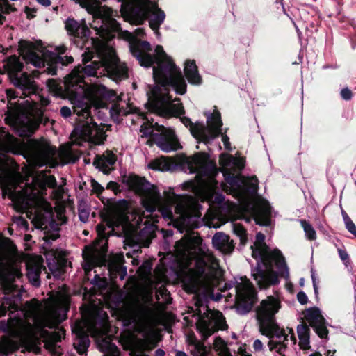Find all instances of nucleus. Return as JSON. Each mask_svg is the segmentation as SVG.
<instances>
[{
    "instance_id": "obj_1",
    "label": "nucleus",
    "mask_w": 356,
    "mask_h": 356,
    "mask_svg": "<svg viewBox=\"0 0 356 356\" xmlns=\"http://www.w3.org/2000/svg\"><path fill=\"white\" fill-rule=\"evenodd\" d=\"M22 149V145L16 138L0 128V172L5 175V177L1 181L3 192L12 200L17 209L34 207L51 211V207L44 199L43 194L46 191V186H56V180L54 176H44L40 182L35 179L32 185H29L23 191L15 193L22 178L19 173L13 170V161L5 153L18 154Z\"/></svg>"
},
{
    "instance_id": "obj_2",
    "label": "nucleus",
    "mask_w": 356,
    "mask_h": 356,
    "mask_svg": "<svg viewBox=\"0 0 356 356\" xmlns=\"http://www.w3.org/2000/svg\"><path fill=\"white\" fill-rule=\"evenodd\" d=\"M175 254L184 267L188 266L192 258H195L197 277L194 278L195 281L206 287L210 286L212 277L200 276L205 273L207 268L217 269L218 263L200 237L183 238L176 244Z\"/></svg>"
},
{
    "instance_id": "obj_3",
    "label": "nucleus",
    "mask_w": 356,
    "mask_h": 356,
    "mask_svg": "<svg viewBox=\"0 0 356 356\" xmlns=\"http://www.w3.org/2000/svg\"><path fill=\"white\" fill-rule=\"evenodd\" d=\"M141 65L150 67L153 63L157 64L153 68L154 79L163 86L171 85L176 92L183 95L186 90V84L181 74L176 67L172 59L163 51L162 47L157 46L155 55L152 56L146 53L134 54Z\"/></svg>"
},
{
    "instance_id": "obj_4",
    "label": "nucleus",
    "mask_w": 356,
    "mask_h": 356,
    "mask_svg": "<svg viewBox=\"0 0 356 356\" xmlns=\"http://www.w3.org/2000/svg\"><path fill=\"white\" fill-rule=\"evenodd\" d=\"M22 261L15 245L9 240H0V283L6 294L15 290V282L22 276Z\"/></svg>"
},
{
    "instance_id": "obj_5",
    "label": "nucleus",
    "mask_w": 356,
    "mask_h": 356,
    "mask_svg": "<svg viewBox=\"0 0 356 356\" xmlns=\"http://www.w3.org/2000/svg\"><path fill=\"white\" fill-rule=\"evenodd\" d=\"M67 305V295L60 292L44 304L32 300L26 305L25 315L26 317L33 318V323L38 327H54L60 321L58 310H65Z\"/></svg>"
},
{
    "instance_id": "obj_6",
    "label": "nucleus",
    "mask_w": 356,
    "mask_h": 356,
    "mask_svg": "<svg viewBox=\"0 0 356 356\" xmlns=\"http://www.w3.org/2000/svg\"><path fill=\"white\" fill-rule=\"evenodd\" d=\"M56 53L44 51L41 47L35 46L28 41H20L19 43V51L21 56L26 63H30L35 67L49 65L47 73L56 74V69L53 65L60 62L62 65L72 63L74 60L71 56H61L66 51L65 46H60L56 49Z\"/></svg>"
},
{
    "instance_id": "obj_7",
    "label": "nucleus",
    "mask_w": 356,
    "mask_h": 356,
    "mask_svg": "<svg viewBox=\"0 0 356 356\" xmlns=\"http://www.w3.org/2000/svg\"><path fill=\"white\" fill-rule=\"evenodd\" d=\"M62 164L67 163L71 161V145L65 144L60 146L58 153L55 148L51 147L47 141H36L32 145V155L35 163L38 165L48 164L54 167L58 164L57 156Z\"/></svg>"
},
{
    "instance_id": "obj_8",
    "label": "nucleus",
    "mask_w": 356,
    "mask_h": 356,
    "mask_svg": "<svg viewBox=\"0 0 356 356\" xmlns=\"http://www.w3.org/2000/svg\"><path fill=\"white\" fill-rule=\"evenodd\" d=\"M97 51L101 63L93 62L83 68H80L83 74H86L88 76H102L105 75V72L113 75L120 74L118 60L113 49L104 45L102 49H99Z\"/></svg>"
},
{
    "instance_id": "obj_9",
    "label": "nucleus",
    "mask_w": 356,
    "mask_h": 356,
    "mask_svg": "<svg viewBox=\"0 0 356 356\" xmlns=\"http://www.w3.org/2000/svg\"><path fill=\"white\" fill-rule=\"evenodd\" d=\"M281 307L278 295L269 296L263 300L257 308V319L259 323L260 332L269 336L273 331V318Z\"/></svg>"
},
{
    "instance_id": "obj_10",
    "label": "nucleus",
    "mask_w": 356,
    "mask_h": 356,
    "mask_svg": "<svg viewBox=\"0 0 356 356\" xmlns=\"http://www.w3.org/2000/svg\"><path fill=\"white\" fill-rule=\"evenodd\" d=\"M265 236L261 233H257L256 241L252 246V257L261 259L263 261L275 260L280 266L279 273L283 277L289 276V271L286 263L280 254V251L270 250L264 243Z\"/></svg>"
},
{
    "instance_id": "obj_11",
    "label": "nucleus",
    "mask_w": 356,
    "mask_h": 356,
    "mask_svg": "<svg viewBox=\"0 0 356 356\" xmlns=\"http://www.w3.org/2000/svg\"><path fill=\"white\" fill-rule=\"evenodd\" d=\"M6 124L13 127L21 136H30L40 123L28 117L19 115L17 111L9 109L5 118Z\"/></svg>"
},
{
    "instance_id": "obj_12",
    "label": "nucleus",
    "mask_w": 356,
    "mask_h": 356,
    "mask_svg": "<svg viewBox=\"0 0 356 356\" xmlns=\"http://www.w3.org/2000/svg\"><path fill=\"white\" fill-rule=\"evenodd\" d=\"M237 303L239 307L248 311L251 309L256 300L254 289L248 280L241 279L236 286Z\"/></svg>"
},
{
    "instance_id": "obj_13",
    "label": "nucleus",
    "mask_w": 356,
    "mask_h": 356,
    "mask_svg": "<svg viewBox=\"0 0 356 356\" xmlns=\"http://www.w3.org/2000/svg\"><path fill=\"white\" fill-rule=\"evenodd\" d=\"M76 131L79 132L80 137L83 140L95 145L102 144L105 139L103 129L92 122V119L90 122L87 121L86 124L83 125L81 129H76Z\"/></svg>"
},
{
    "instance_id": "obj_14",
    "label": "nucleus",
    "mask_w": 356,
    "mask_h": 356,
    "mask_svg": "<svg viewBox=\"0 0 356 356\" xmlns=\"http://www.w3.org/2000/svg\"><path fill=\"white\" fill-rule=\"evenodd\" d=\"M159 104L158 113L161 116H178L184 113V108L179 100L175 99L172 102L168 94L163 95Z\"/></svg>"
},
{
    "instance_id": "obj_15",
    "label": "nucleus",
    "mask_w": 356,
    "mask_h": 356,
    "mask_svg": "<svg viewBox=\"0 0 356 356\" xmlns=\"http://www.w3.org/2000/svg\"><path fill=\"white\" fill-rule=\"evenodd\" d=\"M27 277L34 286L40 285V273L42 266V258L37 255H27L26 257Z\"/></svg>"
},
{
    "instance_id": "obj_16",
    "label": "nucleus",
    "mask_w": 356,
    "mask_h": 356,
    "mask_svg": "<svg viewBox=\"0 0 356 356\" xmlns=\"http://www.w3.org/2000/svg\"><path fill=\"white\" fill-rule=\"evenodd\" d=\"M252 215L257 224L268 225L269 224L270 207L266 200H257L254 202Z\"/></svg>"
},
{
    "instance_id": "obj_17",
    "label": "nucleus",
    "mask_w": 356,
    "mask_h": 356,
    "mask_svg": "<svg viewBox=\"0 0 356 356\" xmlns=\"http://www.w3.org/2000/svg\"><path fill=\"white\" fill-rule=\"evenodd\" d=\"M222 122L219 113H215L207 121V127L204 131L202 140L207 143L219 136L221 133Z\"/></svg>"
},
{
    "instance_id": "obj_18",
    "label": "nucleus",
    "mask_w": 356,
    "mask_h": 356,
    "mask_svg": "<svg viewBox=\"0 0 356 356\" xmlns=\"http://www.w3.org/2000/svg\"><path fill=\"white\" fill-rule=\"evenodd\" d=\"M197 206L196 200L189 196H180L177 197L176 211L182 216H189L193 214Z\"/></svg>"
},
{
    "instance_id": "obj_19",
    "label": "nucleus",
    "mask_w": 356,
    "mask_h": 356,
    "mask_svg": "<svg viewBox=\"0 0 356 356\" xmlns=\"http://www.w3.org/2000/svg\"><path fill=\"white\" fill-rule=\"evenodd\" d=\"M156 143L161 150L165 152L175 151L181 147L174 131L171 129L166 130L164 138L158 140Z\"/></svg>"
},
{
    "instance_id": "obj_20",
    "label": "nucleus",
    "mask_w": 356,
    "mask_h": 356,
    "mask_svg": "<svg viewBox=\"0 0 356 356\" xmlns=\"http://www.w3.org/2000/svg\"><path fill=\"white\" fill-rule=\"evenodd\" d=\"M116 161V156L111 151L105 152L102 155L97 156L94 164L105 173L110 171V167Z\"/></svg>"
},
{
    "instance_id": "obj_21",
    "label": "nucleus",
    "mask_w": 356,
    "mask_h": 356,
    "mask_svg": "<svg viewBox=\"0 0 356 356\" xmlns=\"http://www.w3.org/2000/svg\"><path fill=\"white\" fill-rule=\"evenodd\" d=\"M212 243L216 249L225 253L231 252L234 248L229 236L222 232L216 233L213 236Z\"/></svg>"
},
{
    "instance_id": "obj_22",
    "label": "nucleus",
    "mask_w": 356,
    "mask_h": 356,
    "mask_svg": "<svg viewBox=\"0 0 356 356\" xmlns=\"http://www.w3.org/2000/svg\"><path fill=\"white\" fill-rule=\"evenodd\" d=\"M108 227L122 226L125 228L128 225V219L122 211H115L111 213L106 219Z\"/></svg>"
},
{
    "instance_id": "obj_23",
    "label": "nucleus",
    "mask_w": 356,
    "mask_h": 356,
    "mask_svg": "<svg viewBox=\"0 0 356 356\" xmlns=\"http://www.w3.org/2000/svg\"><path fill=\"white\" fill-rule=\"evenodd\" d=\"M254 280L261 289H265L270 285L275 284L278 282L277 276L271 272H258L254 274Z\"/></svg>"
},
{
    "instance_id": "obj_24",
    "label": "nucleus",
    "mask_w": 356,
    "mask_h": 356,
    "mask_svg": "<svg viewBox=\"0 0 356 356\" xmlns=\"http://www.w3.org/2000/svg\"><path fill=\"white\" fill-rule=\"evenodd\" d=\"M305 320L312 327H314L325 321L320 309L317 307H311L305 309L303 312Z\"/></svg>"
},
{
    "instance_id": "obj_25",
    "label": "nucleus",
    "mask_w": 356,
    "mask_h": 356,
    "mask_svg": "<svg viewBox=\"0 0 356 356\" xmlns=\"http://www.w3.org/2000/svg\"><path fill=\"white\" fill-rule=\"evenodd\" d=\"M65 27L67 31L72 35L77 37L86 36L88 32L87 26L83 23L68 19L65 22Z\"/></svg>"
},
{
    "instance_id": "obj_26",
    "label": "nucleus",
    "mask_w": 356,
    "mask_h": 356,
    "mask_svg": "<svg viewBox=\"0 0 356 356\" xmlns=\"http://www.w3.org/2000/svg\"><path fill=\"white\" fill-rule=\"evenodd\" d=\"M123 261V255L119 254L113 256L109 264V270L113 274H118L121 280H123L127 275V269L122 266Z\"/></svg>"
},
{
    "instance_id": "obj_27",
    "label": "nucleus",
    "mask_w": 356,
    "mask_h": 356,
    "mask_svg": "<svg viewBox=\"0 0 356 356\" xmlns=\"http://www.w3.org/2000/svg\"><path fill=\"white\" fill-rule=\"evenodd\" d=\"M184 73L190 83L193 84L201 83V77L198 74L197 67L193 60H188L186 63Z\"/></svg>"
},
{
    "instance_id": "obj_28",
    "label": "nucleus",
    "mask_w": 356,
    "mask_h": 356,
    "mask_svg": "<svg viewBox=\"0 0 356 356\" xmlns=\"http://www.w3.org/2000/svg\"><path fill=\"white\" fill-rule=\"evenodd\" d=\"M3 68L10 75L15 76L22 69V63L15 56H10L3 60Z\"/></svg>"
},
{
    "instance_id": "obj_29",
    "label": "nucleus",
    "mask_w": 356,
    "mask_h": 356,
    "mask_svg": "<svg viewBox=\"0 0 356 356\" xmlns=\"http://www.w3.org/2000/svg\"><path fill=\"white\" fill-rule=\"evenodd\" d=\"M14 84L29 92H34L37 89L35 81L26 73L22 74L19 78H15Z\"/></svg>"
},
{
    "instance_id": "obj_30",
    "label": "nucleus",
    "mask_w": 356,
    "mask_h": 356,
    "mask_svg": "<svg viewBox=\"0 0 356 356\" xmlns=\"http://www.w3.org/2000/svg\"><path fill=\"white\" fill-rule=\"evenodd\" d=\"M297 333L299 338V345L302 349L309 348V328L304 324L297 327Z\"/></svg>"
},
{
    "instance_id": "obj_31",
    "label": "nucleus",
    "mask_w": 356,
    "mask_h": 356,
    "mask_svg": "<svg viewBox=\"0 0 356 356\" xmlns=\"http://www.w3.org/2000/svg\"><path fill=\"white\" fill-rule=\"evenodd\" d=\"M83 79V74L80 67L74 68L72 72L65 78V84L67 90L71 87L81 83Z\"/></svg>"
},
{
    "instance_id": "obj_32",
    "label": "nucleus",
    "mask_w": 356,
    "mask_h": 356,
    "mask_svg": "<svg viewBox=\"0 0 356 356\" xmlns=\"http://www.w3.org/2000/svg\"><path fill=\"white\" fill-rule=\"evenodd\" d=\"M207 156L200 153L191 157L188 161L191 172H194L203 168L207 162Z\"/></svg>"
},
{
    "instance_id": "obj_33",
    "label": "nucleus",
    "mask_w": 356,
    "mask_h": 356,
    "mask_svg": "<svg viewBox=\"0 0 356 356\" xmlns=\"http://www.w3.org/2000/svg\"><path fill=\"white\" fill-rule=\"evenodd\" d=\"M112 13L111 9L109 8L102 7L99 9V14L108 24L109 29L112 31H117L119 30V24L111 17Z\"/></svg>"
},
{
    "instance_id": "obj_34",
    "label": "nucleus",
    "mask_w": 356,
    "mask_h": 356,
    "mask_svg": "<svg viewBox=\"0 0 356 356\" xmlns=\"http://www.w3.org/2000/svg\"><path fill=\"white\" fill-rule=\"evenodd\" d=\"M214 349L218 352L219 356H231L227 343L221 338H216L213 342Z\"/></svg>"
},
{
    "instance_id": "obj_35",
    "label": "nucleus",
    "mask_w": 356,
    "mask_h": 356,
    "mask_svg": "<svg viewBox=\"0 0 356 356\" xmlns=\"http://www.w3.org/2000/svg\"><path fill=\"white\" fill-rule=\"evenodd\" d=\"M273 325L274 327L273 328L272 333L268 337L269 338H274V337H275L279 343H284L287 339V336L284 334V330L280 329L274 323Z\"/></svg>"
},
{
    "instance_id": "obj_36",
    "label": "nucleus",
    "mask_w": 356,
    "mask_h": 356,
    "mask_svg": "<svg viewBox=\"0 0 356 356\" xmlns=\"http://www.w3.org/2000/svg\"><path fill=\"white\" fill-rule=\"evenodd\" d=\"M148 167L153 170L164 171L168 169L165 161L163 158L155 159L148 164Z\"/></svg>"
},
{
    "instance_id": "obj_37",
    "label": "nucleus",
    "mask_w": 356,
    "mask_h": 356,
    "mask_svg": "<svg viewBox=\"0 0 356 356\" xmlns=\"http://www.w3.org/2000/svg\"><path fill=\"white\" fill-rule=\"evenodd\" d=\"M14 10V8L6 0H0V24L3 23L5 17L1 14L9 13Z\"/></svg>"
},
{
    "instance_id": "obj_38",
    "label": "nucleus",
    "mask_w": 356,
    "mask_h": 356,
    "mask_svg": "<svg viewBox=\"0 0 356 356\" xmlns=\"http://www.w3.org/2000/svg\"><path fill=\"white\" fill-rule=\"evenodd\" d=\"M300 224L304 229L307 238L309 240H314L316 237V234L313 227L306 220H301Z\"/></svg>"
},
{
    "instance_id": "obj_39",
    "label": "nucleus",
    "mask_w": 356,
    "mask_h": 356,
    "mask_svg": "<svg viewBox=\"0 0 356 356\" xmlns=\"http://www.w3.org/2000/svg\"><path fill=\"white\" fill-rule=\"evenodd\" d=\"M316 332L321 338H327L328 335V330L325 325V322L313 327Z\"/></svg>"
},
{
    "instance_id": "obj_40",
    "label": "nucleus",
    "mask_w": 356,
    "mask_h": 356,
    "mask_svg": "<svg viewBox=\"0 0 356 356\" xmlns=\"http://www.w3.org/2000/svg\"><path fill=\"white\" fill-rule=\"evenodd\" d=\"M268 347L270 350L277 348V352L278 353L286 348V346L284 343H279L278 341L275 340L274 338H270L268 342Z\"/></svg>"
},
{
    "instance_id": "obj_41",
    "label": "nucleus",
    "mask_w": 356,
    "mask_h": 356,
    "mask_svg": "<svg viewBox=\"0 0 356 356\" xmlns=\"http://www.w3.org/2000/svg\"><path fill=\"white\" fill-rule=\"evenodd\" d=\"M141 180L137 177H130L128 179L129 186L136 191L140 190Z\"/></svg>"
},
{
    "instance_id": "obj_42",
    "label": "nucleus",
    "mask_w": 356,
    "mask_h": 356,
    "mask_svg": "<svg viewBox=\"0 0 356 356\" xmlns=\"http://www.w3.org/2000/svg\"><path fill=\"white\" fill-rule=\"evenodd\" d=\"M346 227L348 230L356 236V226L351 220V219L346 215L343 216Z\"/></svg>"
},
{
    "instance_id": "obj_43",
    "label": "nucleus",
    "mask_w": 356,
    "mask_h": 356,
    "mask_svg": "<svg viewBox=\"0 0 356 356\" xmlns=\"http://www.w3.org/2000/svg\"><path fill=\"white\" fill-rule=\"evenodd\" d=\"M233 229H234V233L236 235H238L241 238V240L245 239L246 232L242 225H241L239 224H234Z\"/></svg>"
},
{
    "instance_id": "obj_44",
    "label": "nucleus",
    "mask_w": 356,
    "mask_h": 356,
    "mask_svg": "<svg viewBox=\"0 0 356 356\" xmlns=\"http://www.w3.org/2000/svg\"><path fill=\"white\" fill-rule=\"evenodd\" d=\"M89 214L90 209L87 207L80 208L79 210V218L83 222H86L88 220L89 218Z\"/></svg>"
},
{
    "instance_id": "obj_45",
    "label": "nucleus",
    "mask_w": 356,
    "mask_h": 356,
    "mask_svg": "<svg viewBox=\"0 0 356 356\" xmlns=\"http://www.w3.org/2000/svg\"><path fill=\"white\" fill-rule=\"evenodd\" d=\"M232 156L227 154H222L220 156L219 163L220 165L226 167L231 163Z\"/></svg>"
},
{
    "instance_id": "obj_46",
    "label": "nucleus",
    "mask_w": 356,
    "mask_h": 356,
    "mask_svg": "<svg viewBox=\"0 0 356 356\" xmlns=\"http://www.w3.org/2000/svg\"><path fill=\"white\" fill-rule=\"evenodd\" d=\"M195 350L196 351L195 354L197 356H204L207 353L206 347L200 343H196L195 345Z\"/></svg>"
},
{
    "instance_id": "obj_47",
    "label": "nucleus",
    "mask_w": 356,
    "mask_h": 356,
    "mask_svg": "<svg viewBox=\"0 0 356 356\" xmlns=\"http://www.w3.org/2000/svg\"><path fill=\"white\" fill-rule=\"evenodd\" d=\"M216 318H217L216 325L218 327V329H220V330L226 329L227 325L225 324V319L222 317V314L217 313Z\"/></svg>"
},
{
    "instance_id": "obj_48",
    "label": "nucleus",
    "mask_w": 356,
    "mask_h": 356,
    "mask_svg": "<svg viewBox=\"0 0 356 356\" xmlns=\"http://www.w3.org/2000/svg\"><path fill=\"white\" fill-rule=\"evenodd\" d=\"M297 299L298 302L302 305L307 304L308 302L307 296L303 291H300L299 293H298Z\"/></svg>"
},
{
    "instance_id": "obj_49",
    "label": "nucleus",
    "mask_w": 356,
    "mask_h": 356,
    "mask_svg": "<svg viewBox=\"0 0 356 356\" xmlns=\"http://www.w3.org/2000/svg\"><path fill=\"white\" fill-rule=\"evenodd\" d=\"M97 234H98V239H102L105 238V226L102 224H99L96 227Z\"/></svg>"
},
{
    "instance_id": "obj_50",
    "label": "nucleus",
    "mask_w": 356,
    "mask_h": 356,
    "mask_svg": "<svg viewBox=\"0 0 356 356\" xmlns=\"http://www.w3.org/2000/svg\"><path fill=\"white\" fill-rule=\"evenodd\" d=\"M341 95L343 99L349 100L351 99L353 94L351 90L346 88L341 90Z\"/></svg>"
},
{
    "instance_id": "obj_51",
    "label": "nucleus",
    "mask_w": 356,
    "mask_h": 356,
    "mask_svg": "<svg viewBox=\"0 0 356 356\" xmlns=\"http://www.w3.org/2000/svg\"><path fill=\"white\" fill-rule=\"evenodd\" d=\"M339 255L340 257V259L344 262L348 263L349 259V256L347 252L342 249L338 250Z\"/></svg>"
},
{
    "instance_id": "obj_52",
    "label": "nucleus",
    "mask_w": 356,
    "mask_h": 356,
    "mask_svg": "<svg viewBox=\"0 0 356 356\" xmlns=\"http://www.w3.org/2000/svg\"><path fill=\"white\" fill-rule=\"evenodd\" d=\"M60 114L64 118L70 117L72 114L71 110L69 107L63 106L60 108Z\"/></svg>"
},
{
    "instance_id": "obj_53",
    "label": "nucleus",
    "mask_w": 356,
    "mask_h": 356,
    "mask_svg": "<svg viewBox=\"0 0 356 356\" xmlns=\"http://www.w3.org/2000/svg\"><path fill=\"white\" fill-rule=\"evenodd\" d=\"M158 197L157 196L154 195L152 198V201H151V206L150 207H147V209L148 211H153L155 209V207L156 205L158 204Z\"/></svg>"
},
{
    "instance_id": "obj_54",
    "label": "nucleus",
    "mask_w": 356,
    "mask_h": 356,
    "mask_svg": "<svg viewBox=\"0 0 356 356\" xmlns=\"http://www.w3.org/2000/svg\"><path fill=\"white\" fill-rule=\"evenodd\" d=\"M222 140L225 145V147L227 150H231V144L229 143V139L226 135L222 136Z\"/></svg>"
},
{
    "instance_id": "obj_55",
    "label": "nucleus",
    "mask_w": 356,
    "mask_h": 356,
    "mask_svg": "<svg viewBox=\"0 0 356 356\" xmlns=\"http://www.w3.org/2000/svg\"><path fill=\"white\" fill-rule=\"evenodd\" d=\"M253 347H254L255 350L259 351L263 348V343H262V342L259 339H256L254 341Z\"/></svg>"
},
{
    "instance_id": "obj_56",
    "label": "nucleus",
    "mask_w": 356,
    "mask_h": 356,
    "mask_svg": "<svg viewBox=\"0 0 356 356\" xmlns=\"http://www.w3.org/2000/svg\"><path fill=\"white\" fill-rule=\"evenodd\" d=\"M92 53L90 51L85 52L83 54V60L84 62H88L89 60H90L92 59Z\"/></svg>"
},
{
    "instance_id": "obj_57",
    "label": "nucleus",
    "mask_w": 356,
    "mask_h": 356,
    "mask_svg": "<svg viewBox=\"0 0 356 356\" xmlns=\"http://www.w3.org/2000/svg\"><path fill=\"white\" fill-rule=\"evenodd\" d=\"M238 353L240 356H250V354L246 352L245 348H243V347H241L238 349Z\"/></svg>"
},
{
    "instance_id": "obj_58",
    "label": "nucleus",
    "mask_w": 356,
    "mask_h": 356,
    "mask_svg": "<svg viewBox=\"0 0 356 356\" xmlns=\"http://www.w3.org/2000/svg\"><path fill=\"white\" fill-rule=\"evenodd\" d=\"M6 93H7L8 97L10 99H15V98L17 97L15 92L14 90H6Z\"/></svg>"
},
{
    "instance_id": "obj_59",
    "label": "nucleus",
    "mask_w": 356,
    "mask_h": 356,
    "mask_svg": "<svg viewBox=\"0 0 356 356\" xmlns=\"http://www.w3.org/2000/svg\"><path fill=\"white\" fill-rule=\"evenodd\" d=\"M37 1L44 6H49L51 4L50 0H37Z\"/></svg>"
},
{
    "instance_id": "obj_60",
    "label": "nucleus",
    "mask_w": 356,
    "mask_h": 356,
    "mask_svg": "<svg viewBox=\"0 0 356 356\" xmlns=\"http://www.w3.org/2000/svg\"><path fill=\"white\" fill-rule=\"evenodd\" d=\"M91 92H93V93H95L96 95H98L99 94L101 95L102 94V92L100 91L99 89L97 88V86H93L92 88H91Z\"/></svg>"
},
{
    "instance_id": "obj_61",
    "label": "nucleus",
    "mask_w": 356,
    "mask_h": 356,
    "mask_svg": "<svg viewBox=\"0 0 356 356\" xmlns=\"http://www.w3.org/2000/svg\"><path fill=\"white\" fill-rule=\"evenodd\" d=\"M83 269L85 270L86 272H88L91 270L92 268V266L90 264H85L83 266Z\"/></svg>"
},
{
    "instance_id": "obj_62",
    "label": "nucleus",
    "mask_w": 356,
    "mask_h": 356,
    "mask_svg": "<svg viewBox=\"0 0 356 356\" xmlns=\"http://www.w3.org/2000/svg\"><path fill=\"white\" fill-rule=\"evenodd\" d=\"M156 356H164L165 353L163 350L158 349L156 350Z\"/></svg>"
},
{
    "instance_id": "obj_63",
    "label": "nucleus",
    "mask_w": 356,
    "mask_h": 356,
    "mask_svg": "<svg viewBox=\"0 0 356 356\" xmlns=\"http://www.w3.org/2000/svg\"><path fill=\"white\" fill-rule=\"evenodd\" d=\"M142 46L144 49H146L147 50H150V44L149 43L147 42H143L142 43Z\"/></svg>"
},
{
    "instance_id": "obj_64",
    "label": "nucleus",
    "mask_w": 356,
    "mask_h": 356,
    "mask_svg": "<svg viewBox=\"0 0 356 356\" xmlns=\"http://www.w3.org/2000/svg\"><path fill=\"white\" fill-rule=\"evenodd\" d=\"M335 350L332 351L331 350H329L327 351L325 356H334Z\"/></svg>"
}]
</instances>
